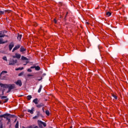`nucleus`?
Wrapping results in <instances>:
<instances>
[{"label":"nucleus","mask_w":128,"mask_h":128,"mask_svg":"<svg viewBox=\"0 0 128 128\" xmlns=\"http://www.w3.org/2000/svg\"><path fill=\"white\" fill-rule=\"evenodd\" d=\"M0 86H1V88H4V84H2V83H0Z\"/></svg>","instance_id":"31"},{"label":"nucleus","mask_w":128,"mask_h":128,"mask_svg":"<svg viewBox=\"0 0 128 128\" xmlns=\"http://www.w3.org/2000/svg\"><path fill=\"white\" fill-rule=\"evenodd\" d=\"M8 102V98L6 99V100L4 102V104H6V102Z\"/></svg>","instance_id":"32"},{"label":"nucleus","mask_w":128,"mask_h":128,"mask_svg":"<svg viewBox=\"0 0 128 128\" xmlns=\"http://www.w3.org/2000/svg\"><path fill=\"white\" fill-rule=\"evenodd\" d=\"M60 18H62V16H60Z\"/></svg>","instance_id":"57"},{"label":"nucleus","mask_w":128,"mask_h":128,"mask_svg":"<svg viewBox=\"0 0 128 128\" xmlns=\"http://www.w3.org/2000/svg\"><path fill=\"white\" fill-rule=\"evenodd\" d=\"M45 112L47 116H50V111L48 110H46Z\"/></svg>","instance_id":"27"},{"label":"nucleus","mask_w":128,"mask_h":128,"mask_svg":"<svg viewBox=\"0 0 128 128\" xmlns=\"http://www.w3.org/2000/svg\"><path fill=\"white\" fill-rule=\"evenodd\" d=\"M6 36L5 34H2V31H0V38H4Z\"/></svg>","instance_id":"14"},{"label":"nucleus","mask_w":128,"mask_h":128,"mask_svg":"<svg viewBox=\"0 0 128 128\" xmlns=\"http://www.w3.org/2000/svg\"><path fill=\"white\" fill-rule=\"evenodd\" d=\"M4 92H2L1 96H4Z\"/></svg>","instance_id":"45"},{"label":"nucleus","mask_w":128,"mask_h":128,"mask_svg":"<svg viewBox=\"0 0 128 128\" xmlns=\"http://www.w3.org/2000/svg\"><path fill=\"white\" fill-rule=\"evenodd\" d=\"M32 76H33V75H32V74H28L27 75V76H28V77Z\"/></svg>","instance_id":"38"},{"label":"nucleus","mask_w":128,"mask_h":128,"mask_svg":"<svg viewBox=\"0 0 128 128\" xmlns=\"http://www.w3.org/2000/svg\"><path fill=\"white\" fill-rule=\"evenodd\" d=\"M30 68H36V66H32Z\"/></svg>","instance_id":"39"},{"label":"nucleus","mask_w":128,"mask_h":128,"mask_svg":"<svg viewBox=\"0 0 128 128\" xmlns=\"http://www.w3.org/2000/svg\"><path fill=\"white\" fill-rule=\"evenodd\" d=\"M4 14V12L0 10V16L2 14Z\"/></svg>","instance_id":"34"},{"label":"nucleus","mask_w":128,"mask_h":128,"mask_svg":"<svg viewBox=\"0 0 128 128\" xmlns=\"http://www.w3.org/2000/svg\"><path fill=\"white\" fill-rule=\"evenodd\" d=\"M36 115L35 116L32 118L33 120H38L40 116L41 118H44V116H42V114H40V111H36Z\"/></svg>","instance_id":"3"},{"label":"nucleus","mask_w":128,"mask_h":128,"mask_svg":"<svg viewBox=\"0 0 128 128\" xmlns=\"http://www.w3.org/2000/svg\"><path fill=\"white\" fill-rule=\"evenodd\" d=\"M54 24H56V22H57L56 20L54 19Z\"/></svg>","instance_id":"41"},{"label":"nucleus","mask_w":128,"mask_h":128,"mask_svg":"<svg viewBox=\"0 0 128 128\" xmlns=\"http://www.w3.org/2000/svg\"><path fill=\"white\" fill-rule=\"evenodd\" d=\"M0 128H2V125H1Z\"/></svg>","instance_id":"47"},{"label":"nucleus","mask_w":128,"mask_h":128,"mask_svg":"<svg viewBox=\"0 0 128 128\" xmlns=\"http://www.w3.org/2000/svg\"><path fill=\"white\" fill-rule=\"evenodd\" d=\"M1 32H2V34H6V32H8V31H6V30H2Z\"/></svg>","instance_id":"30"},{"label":"nucleus","mask_w":128,"mask_h":128,"mask_svg":"<svg viewBox=\"0 0 128 128\" xmlns=\"http://www.w3.org/2000/svg\"><path fill=\"white\" fill-rule=\"evenodd\" d=\"M26 51V48H25L24 46H22L20 48V52H24Z\"/></svg>","instance_id":"10"},{"label":"nucleus","mask_w":128,"mask_h":128,"mask_svg":"<svg viewBox=\"0 0 128 128\" xmlns=\"http://www.w3.org/2000/svg\"><path fill=\"white\" fill-rule=\"evenodd\" d=\"M32 97L31 95H28L27 96V100H32Z\"/></svg>","instance_id":"17"},{"label":"nucleus","mask_w":128,"mask_h":128,"mask_svg":"<svg viewBox=\"0 0 128 128\" xmlns=\"http://www.w3.org/2000/svg\"><path fill=\"white\" fill-rule=\"evenodd\" d=\"M68 12H67L66 14L68 15Z\"/></svg>","instance_id":"52"},{"label":"nucleus","mask_w":128,"mask_h":128,"mask_svg":"<svg viewBox=\"0 0 128 128\" xmlns=\"http://www.w3.org/2000/svg\"><path fill=\"white\" fill-rule=\"evenodd\" d=\"M20 48V44H18L12 49V52H14L15 50H18Z\"/></svg>","instance_id":"8"},{"label":"nucleus","mask_w":128,"mask_h":128,"mask_svg":"<svg viewBox=\"0 0 128 128\" xmlns=\"http://www.w3.org/2000/svg\"><path fill=\"white\" fill-rule=\"evenodd\" d=\"M4 90H6V89H3V90H2V92H4Z\"/></svg>","instance_id":"44"},{"label":"nucleus","mask_w":128,"mask_h":128,"mask_svg":"<svg viewBox=\"0 0 128 128\" xmlns=\"http://www.w3.org/2000/svg\"><path fill=\"white\" fill-rule=\"evenodd\" d=\"M14 42H12L8 45L9 50H12V48H14Z\"/></svg>","instance_id":"9"},{"label":"nucleus","mask_w":128,"mask_h":128,"mask_svg":"<svg viewBox=\"0 0 128 128\" xmlns=\"http://www.w3.org/2000/svg\"><path fill=\"white\" fill-rule=\"evenodd\" d=\"M40 124H42L44 126V127L46 126V122H43L42 120L40 121Z\"/></svg>","instance_id":"16"},{"label":"nucleus","mask_w":128,"mask_h":128,"mask_svg":"<svg viewBox=\"0 0 128 128\" xmlns=\"http://www.w3.org/2000/svg\"><path fill=\"white\" fill-rule=\"evenodd\" d=\"M8 98V96H1V98L2 100L4 98Z\"/></svg>","instance_id":"35"},{"label":"nucleus","mask_w":128,"mask_h":128,"mask_svg":"<svg viewBox=\"0 0 128 128\" xmlns=\"http://www.w3.org/2000/svg\"><path fill=\"white\" fill-rule=\"evenodd\" d=\"M27 112H30V114H33L34 112V108L32 107L31 110H27Z\"/></svg>","instance_id":"11"},{"label":"nucleus","mask_w":128,"mask_h":128,"mask_svg":"<svg viewBox=\"0 0 128 128\" xmlns=\"http://www.w3.org/2000/svg\"><path fill=\"white\" fill-rule=\"evenodd\" d=\"M46 76V73L43 74L42 76Z\"/></svg>","instance_id":"43"},{"label":"nucleus","mask_w":128,"mask_h":128,"mask_svg":"<svg viewBox=\"0 0 128 128\" xmlns=\"http://www.w3.org/2000/svg\"><path fill=\"white\" fill-rule=\"evenodd\" d=\"M42 110L43 112H44V108H42Z\"/></svg>","instance_id":"42"},{"label":"nucleus","mask_w":128,"mask_h":128,"mask_svg":"<svg viewBox=\"0 0 128 128\" xmlns=\"http://www.w3.org/2000/svg\"><path fill=\"white\" fill-rule=\"evenodd\" d=\"M125 20H126V18H125Z\"/></svg>","instance_id":"56"},{"label":"nucleus","mask_w":128,"mask_h":128,"mask_svg":"<svg viewBox=\"0 0 128 128\" xmlns=\"http://www.w3.org/2000/svg\"><path fill=\"white\" fill-rule=\"evenodd\" d=\"M21 60H28V58L24 56H22Z\"/></svg>","instance_id":"13"},{"label":"nucleus","mask_w":128,"mask_h":128,"mask_svg":"<svg viewBox=\"0 0 128 128\" xmlns=\"http://www.w3.org/2000/svg\"><path fill=\"white\" fill-rule=\"evenodd\" d=\"M18 63V60H14L10 58L9 61V66H14V64H16Z\"/></svg>","instance_id":"5"},{"label":"nucleus","mask_w":128,"mask_h":128,"mask_svg":"<svg viewBox=\"0 0 128 128\" xmlns=\"http://www.w3.org/2000/svg\"><path fill=\"white\" fill-rule=\"evenodd\" d=\"M36 70H40V66H35Z\"/></svg>","instance_id":"19"},{"label":"nucleus","mask_w":128,"mask_h":128,"mask_svg":"<svg viewBox=\"0 0 128 128\" xmlns=\"http://www.w3.org/2000/svg\"><path fill=\"white\" fill-rule=\"evenodd\" d=\"M4 88H8V90L7 91V94L8 92H10L12 90H14L16 88L15 84H4Z\"/></svg>","instance_id":"1"},{"label":"nucleus","mask_w":128,"mask_h":128,"mask_svg":"<svg viewBox=\"0 0 128 128\" xmlns=\"http://www.w3.org/2000/svg\"><path fill=\"white\" fill-rule=\"evenodd\" d=\"M29 62H30L26 61V63L25 64H24V66H26V64H28Z\"/></svg>","instance_id":"37"},{"label":"nucleus","mask_w":128,"mask_h":128,"mask_svg":"<svg viewBox=\"0 0 128 128\" xmlns=\"http://www.w3.org/2000/svg\"><path fill=\"white\" fill-rule=\"evenodd\" d=\"M10 124V122H8H8H7V124Z\"/></svg>","instance_id":"49"},{"label":"nucleus","mask_w":128,"mask_h":128,"mask_svg":"<svg viewBox=\"0 0 128 128\" xmlns=\"http://www.w3.org/2000/svg\"><path fill=\"white\" fill-rule=\"evenodd\" d=\"M6 42H8V41L4 42L2 41V39H0V44H6Z\"/></svg>","instance_id":"18"},{"label":"nucleus","mask_w":128,"mask_h":128,"mask_svg":"<svg viewBox=\"0 0 128 128\" xmlns=\"http://www.w3.org/2000/svg\"><path fill=\"white\" fill-rule=\"evenodd\" d=\"M86 24H88V22H86Z\"/></svg>","instance_id":"51"},{"label":"nucleus","mask_w":128,"mask_h":128,"mask_svg":"<svg viewBox=\"0 0 128 128\" xmlns=\"http://www.w3.org/2000/svg\"><path fill=\"white\" fill-rule=\"evenodd\" d=\"M5 36H6L7 38H8V35H5Z\"/></svg>","instance_id":"46"},{"label":"nucleus","mask_w":128,"mask_h":128,"mask_svg":"<svg viewBox=\"0 0 128 128\" xmlns=\"http://www.w3.org/2000/svg\"><path fill=\"white\" fill-rule=\"evenodd\" d=\"M24 70V67L17 68L16 70Z\"/></svg>","instance_id":"21"},{"label":"nucleus","mask_w":128,"mask_h":128,"mask_svg":"<svg viewBox=\"0 0 128 128\" xmlns=\"http://www.w3.org/2000/svg\"><path fill=\"white\" fill-rule=\"evenodd\" d=\"M2 60H6V62H8V58L6 56H4L2 58Z\"/></svg>","instance_id":"24"},{"label":"nucleus","mask_w":128,"mask_h":128,"mask_svg":"<svg viewBox=\"0 0 128 128\" xmlns=\"http://www.w3.org/2000/svg\"><path fill=\"white\" fill-rule=\"evenodd\" d=\"M0 97H2V95H1V94H0Z\"/></svg>","instance_id":"53"},{"label":"nucleus","mask_w":128,"mask_h":128,"mask_svg":"<svg viewBox=\"0 0 128 128\" xmlns=\"http://www.w3.org/2000/svg\"><path fill=\"white\" fill-rule=\"evenodd\" d=\"M42 80V77H41L40 79H38V80L39 82H40V80Z\"/></svg>","instance_id":"40"},{"label":"nucleus","mask_w":128,"mask_h":128,"mask_svg":"<svg viewBox=\"0 0 128 128\" xmlns=\"http://www.w3.org/2000/svg\"><path fill=\"white\" fill-rule=\"evenodd\" d=\"M38 98H36L32 100V102H34L35 104H36V108H42V106H44V103L41 102L40 104H38Z\"/></svg>","instance_id":"2"},{"label":"nucleus","mask_w":128,"mask_h":128,"mask_svg":"<svg viewBox=\"0 0 128 128\" xmlns=\"http://www.w3.org/2000/svg\"><path fill=\"white\" fill-rule=\"evenodd\" d=\"M6 116H10V118H16V116L14 114H4L0 115V118H6Z\"/></svg>","instance_id":"4"},{"label":"nucleus","mask_w":128,"mask_h":128,"mask_svg":"<svg viewBox=\"0 0 128 128\" xmlns=\"http://www.w3.org/2000/svg\"><path fill=\"white\" fill-rule=\"evenodd\" d=\"M8 74V72L5 71V70L2 71L0 74L1 76H2V74Z\"/></svg>","instance_id":"25"},{"label":"nucleus","mask_w":128,"mask_h":128,"mask_svg":"<svg viewBox=\"0 0 128 128\" xmlns=\"http://www.w3.org/2000/svg\"><path fill=\"white\" fill-rule=\"evenodd\" d=\"M15 84L16 86H22V83L20 80H18L16 82H15Z\"/></svg>","instance_id":"6"},{"label":"nucleus","mask_w":128,"mask_h":128,"mask_svg":"<svg viewBox=\"0 0 128 128\" xmlns=\"http://www.w3.org/2000/svg\"><path fill=\"white\" fill-rule=\"evenodd\" d=\"M16 128H18V121L15 126Z\"/></svg>","instance_id":"28"},{"label":"nucleus","mask_w":128,"mask_h":128,"mask_svg":"<svg viewBox=\"0 0 128 128\" xmlns=\"http://www.w3.org/2000/svg\"><path fill=\"white\" fill-rule=\"evenodd\" d=\"M66 14L65 16H64V18H66Z\"/></svg>","instance_id":"48"},{"label":"nucleus","mask_w":128,"mask_h":128,"mask_svg":"<svg viewBox=\"0 0 128 128\" xmlns=\"http://www.w3.org/2000/svg\"><path fill=\"white\" fill-rule=\"evenodd\" d=\"M6 118V120H8V122H10V118L8 117L7 116H6V118Z\"/></svg>","instance_id":"22"},{"label":"nucleus","mask_w":128,"mask_h":128,"mask_svg":"<svg viewBox=\"0 0 128 128\" xmlns=\"http://www.w3.org/2000/svg\"><path fill=\"white\" fill-rule=\"evenodd\" d=\"M106 16H112V12H106Z\"/></svg>","instance_id":"23"},{"label":"nucleus","mask_w":128,"mask_h":128,"mask_svg":"<svg viewBox=\"0 0 128 128\" xmlns=\"http://www.w3.org/2000/svg\"><path fill=\"white\" fill-rule=\"evenodd\" d=\"M22 34H18V36L17 37L18 40H22Z\"/></svg>","instance_id":"12"},{"label":"nucleus","mask_w":128,"mask_h":128,"mask_svg":"<svg viewBox=\"0 0 128 128\" xmlns=\"http://www.w3.org/2000/svg\"><path fill=\"white\" fill-rule=\"evenodd\" d=\"M6 77L5 76H2V74H0V80H6Z\"/></svg>","instance_id":"15"},{"label":"nucleus","mask_w":128,"mask_h":128,"mask_svg":"<svg viewBox=\"0 0 128 128\" xmlns=\"http://www.w3.org/2000/svg\"><path fill=\"white\" fill-rule=\"evenodd\" d=\"M22 128H25L24 126H22Z\"/></svg>","instance_id":"55"},{"label":"nucleus","mask_w":128,"mask_h":128,"mask_svg":"<svg viewBox=\"0 0 128 128\" xmlns=\"http://www.w3.org/2000/svg\"><path fill=\"white\" fill-rule=\"evenodd\" d=\"M28 72H32V69L30 68H28Z\"/></svg>","instance_id":"36"},{"label":"nucleus","mask_w":128,"mask_h":128,"mask_svg":"<svg viewBox=\"0 0 128 128\" xmlns=\"http://www.w3.org/2000/svg\"><path fill=\"white\" fill-rule=\"evenodd\" d=\"M70 128H72V126H70Z\"/></svg>","instance_id":"50"},{"label":"nucleus","mask_w":128,"mask_h":128,"mask_svg":"<svg viewBox=\"0 0 128 128\" xmlns=\"http://www.w3.org/2000/svg\"><path fill=\"white\" fill-rule=\"evenodd\" d=\"M35 125H32L29 126L28 128H34Z\"/></svg>","instance_id":"33"},{"label":"nucleus","mask_w":128,"mask_h":128,"mask_svg":"<svg viewBox=\"0 0 128 128\" xmlns=\"http://www.w3.org/2000/svg\"><path fill=\"white\" fill-rule=\"evenodd\" d=\"M20 56H22L20 54L16 53L15 56H13L12 58H18H18H20Z\"/></svg>","instance_id":"7"},{"label":"nucleus","mask_w":128,"mask_h":128,"mask_svg":"<svg viewBox=\"0 0 128 128\" xmlns=\"http://www.w3.org/2000/svg\"><path fill=\"white\" fill-rule=\"evenodd\" d=\"M112 96L115 98V100H118V96H116L114 95V94H112Z\"/></svg>","instance_id":"26"},{"label":"nucleus","mask_w":128,"mask_h":128,"mask_svg":"<svg viewBox=\"0 0 128 128\" xmlns=\"http://www.w3.org/2000/svg\"><path fill=\"white\" fill-rule=\"evenodd\" d=\"M42 86L40 85V87L38 90V92L40 94V92H42Z\"/></svg>","instance_id":"20"},{"label":"nucleus","mask_w":128,"mask_h":128,"mask_svg":"<svg viewBox=\"0 0 128 128\" xmlns=\"http://www.w3.org/2000/svg\"><path fill=\"white\" fill-rule=\"evenodd\" d=\"M23 75H24V72H20V73L18 74V76H23Z\"/></svg>","instance_id":"29"},{"label":"nucleus","mask_w":128,"mask_h":128,"mask_svg":"<svg viewBox=\"0 0 128 128\" xmlns=\"http://www.w3.org/2000/svg\"><path fill=\"white\" fill-rule=\"evenodd\" d=\"M0 104H2V102L1 101H0Z\"/></svg>","instance_id":"54"}]
</instances>
